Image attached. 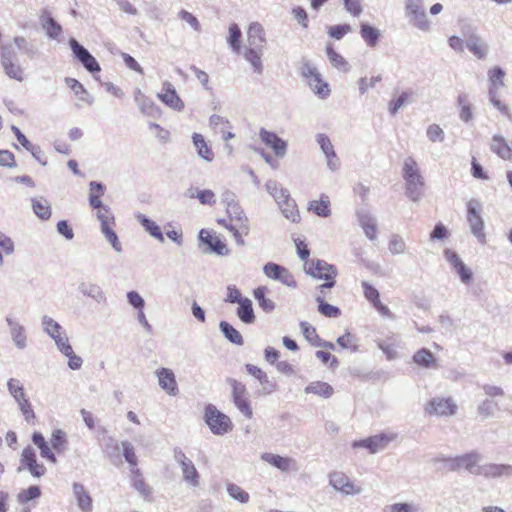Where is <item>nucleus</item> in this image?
I'll return each instance as SVG.
<instances>
[{
    "instance_id": "47",
    "label": "nucleus",
    "mask_w": 512,
    "mask_h": 512,
    "mask_svg": "<svg viewBox=\"0 0 512 512\" xmlns=\"http://www.w3.org/2000/svg\"><path fill=\"white\" fill-rule=\"evenodd\" d=\"M51 447L58 453L64 452L67 448V434L62 429H56L52 432L50 438Z\"/></svg>"
},
{
    "instance_id": "6",
    "label": "nucleus",
    "mask_w": 512,
    "mask_h": 512,
    "mask_svg": "<svg viewBox=\"0 0 512 512\" xmlns=\"http://www.w3.org/2000/svg\"><path fill=\"white\" fill-rule=\"evenodd\" d=\"M41 325L45 333H47L55 342L59 351L64 355L72 353V346L68 338L61 335V325L51 317L44 315L41 319Z\"/></svg>"
},
{
    "instance_id": "10",
    "label": "nucleus",
    "mask_w": 512,
    "mask_h": 512,
    "mask_svg": "<svg viewBox=\"0 0 512 512\" xmlns=\"http://www.w3.org/2000/svg\"><path fill=\"white\" fill-rule=\"evenodd\" d=\"M480 202L476 199H471L467 204V221L469 223L471 233L477 238L479 243L486 242V235L484 233V220L482 219L479 209Z\"/></svg>"
},
{
    "instance_id": "59",
    "label": "nucleus",
    "mask_w": 512,
    "mask_h": 512,
    "mask_svg": "<svg viewBox=\"0 0 512 512\" xmlns=\"http://www.w3.org/2000/svg\"><path fill=\"white\" fill-rule=\"evenodd\" d=\"M227 493L231 498L239 501L240 503L244 504L249 501V494L234 483H229L227 485Z\"/></svg>"
},
{
    "instance_id": "44",
    "label": "nucleus",
    "mask_w": 512,
    "mask_h": 512,
    "mask_svg": "<svg viewBox=\"0 0 512 512\" xmlns=\"http://www.w3.org/2000/svg\"><path fill=\"white\" fill-rule=\"evenodd\" d=\"M309 210L313 211L317 216L328 217L331 214L330 201L328 196H321L319 201H312L309 204Z\"/></svg>"
},
{
    "instance_id": "11",
    "label": "nucleus",
    "mask_w": 512,
    "mask_h": 512,
    "mask_svg": "<svg viewBox=\"0 0 512 512\" xmlns=\"http://www.w3.org/2000/svg\"><path fill=\"white\" fill-rule=\"evenodd\" d=\"M23 470H28L35 478H41L46 473L45 466L37 462L36 452L31 446L25 447L21 453L17 472L20 473Z\"/></svg>"
},
{
    "instance_id": "21",
    "label": "nucleus",
    "mask_w": 512,
    "mask_h": 512,
    "mask_svg": "<svg viewBox=\"0 0 512 512\" xmlns=\"http://www.w3.org/2000/svg\"><path fill=\"white\" fill-rule=\"evenodd\" d=\"M316 140H317V143H318L322 153L326 157V163H327L328 168L331 171L338 170V168L340 166V161L335 153L334 147H333L329 137L325 134L320 133L316 136Z\"/></svg>"
},
{
    "instance_id": "45",
    "label": "nucleus",
    "mask_w": 512,
    "mask_h": 512,
    "mask_svg": "<svg viewBox=\"0 0 512 512\" xmlns=\"http://www.w3.org/2000/svg\"><path fill=\"white\" fill-rule=\"evenodd\" d=\"M316 301L318 303V311L323 316L329 317V318H337L341 315L340 309L334 305L327 303L324 300V296L317 295Z\"/></svg>"
},
{
    "instance_id": "8",
    "label": "nucleus",
    "mask_w": 512,
    "mask_h": 512,
    "mask_svg": "<svg viewBox=\"0 0 512 512\" xmlns=\"http://www.w3.org/2000/svg\"><path fill=\"white\" fill-rule=\"evenodd\" d=\"M397 438V434L389 432V433H379L365 439L355 440L352 442L353 448H364L369 451L370 454H375L379 451L384 450L389 443L394 441Z\"/></svg>"
},
{
    "instance_id": "23",
    "label": "nucleus",
    "mask_w": 512,
    "mask_h": 512,
    "mask_svg": "<svg viewBox=\"0 0 512 512\" xmlns=\"http://www.w3.org/2000/svg\"><path fill=\"white\" fill-rule=\"evenodd\" d=\"M159 386L170 396L179 392L174 372L169 368H159L155 371Z\"/></svg>"
},
{
    "instance_id": "9",
    "label": "nucleus",
    "mask_w": 512,
    "mask_h": 512,
    "mask_svg": "<svg viewBox=\"0 0 512 512\" xmlns=\"http://www.w3.org/2000/svg\"><path fill=\"white\" fill-rule=\"evenodd\" d=\"M405 14L411 24L421 31L430 30V21L423 7V0H406Z\"/></svg>"
},
{
    "instance_id": "52",
    "label": "nucleus",
    "mask_w": 512,
    "mask_h": 512,
    "mask_svg": "<svg viewBox=\"0 0 512 512\" xmlns=\"http://www.w3.org/2000/svg\"><path fill=\"white\" fill-rule=\"evenodd\" d=\"M413 360L417 365L429 368L435 362V357L430 350L422 348L414 354Z\"/></svg>"
},
{
    "instance_id": "62",
    "label": "nucleus",
    "mask_w": 512,
    "mask_h": 512,
    "mask_svg": "<svg viewBox=\"0 0 512 512\" xmlns=\"http://www.w3.org/2000/svg\"><path fill=\"white\" fill-rule=\"evenodd\" d=\"M227 211L231 219L237 220L241 224L247 222V217L245 216L244 211L235 200L232 199V202H228Z\"/></svg>"
},
{
    "instance_id": "25",
    "label": "nucleus",
    "mask_w": 512,
    "mask_h": 512,
    "mask_svg": "<svg viewBox=\"0 0 512 512\" xmlns=\"http://www.w3.org/2000/svg\"><path fill=\"white\" fill-rule=\"evenodd\" d=\"M5 321L9 327L12 342L19 350H24L27 347L25 327L11 316H6Z\"/></svg>"
},
{
    "instance_id": "18",
    "label": "nucleus",
    "mask_w": 512,
    "mask_h": 512,
    "mask_svg": "<svg viewBox=\"0 0 512 512\" xmlns=\"http://www.w3.org/2000/svg\"><path fill=\"white\" fill-rule=\"evenodd\" d=\"M458 472L465 470L468 473L478 476L480 461L482 455L477 450H471L467 453L456 455Z\"/></svg>"
},
{
    "instance_id": "56",
    "label": "nucleus",
    "mask_w": 512,
    "mask_h": 512,
    "mask_svg": "<svg viewBox=\"0 0 512 512\" xmlns=\"http://www.w3.org/2000/svg\"><path fill=\"white\" fill-rule=\"evenodd\" d=\"M43 29L51 39H58L62 32L61 25L53 17H48L46 19L43 23Z\"/></svg>"
},
{
    "instance_id": "30",
    "label": "nucleus",
    "mask_w": 512,
    "mask_h": 512,
    "mask_svg": "<svg viewBox=\"0 0 512 512\" xmlns=\"http://www.w3.org/2000/svg\"><path fill=\"white\" fill-rule=\"evenodd\" d=\"M415 92L412 90H405L400 93L397 98L392 99L388 103V111L390 115H396L401 108L406 105L412 104L415 101Z\"/></svg>"
},
{
    "instance_id": "38",
    "label": "nucleus",
    "mask_w": 512,
    "mask_h": 512,
    "mask_svg": "<svg viewBox=\"0 0 512 512\" xmlns=\"http://www.w3.org/2000/svg\"><path fill=\"white\" fill-rule=\"evenodd\" d=\"M219 329L229 342L239 346L243 345L244 340L242 335L230 323L227 321H221L219 323Z\"/></svg>"
},
{
    "instance_id": "34",
    "label": "nucleus",
    "mask_w": 512,
    "mask_h": 512,
    "mask_svg": "<svg viewBox=\"0 0 512 512\" xmlns=\"http://www.w3.org/2000/svg\"><path fill=\"white\" fill-rule=\"evenodd\" d=\"M358 221L365 235L370 240L376 239V219L367 212H358Z\"/></svg>"
},
{
    "instance_id": "32",
    "label": "nucleus",
    "mask_w": 512,
    "mask_h": 512,
    "mask_svg": "<svg viewBox=\"0 0 512 512\" xmlns=\"http://www.w3.org/2000/svg\"><path fill=\"white\" fill-rule=\"evenodd\" d=\"M500 407L496 400L491 398H486L482 402H480L477 406V415L480 417L482 421L493 418L497 411H499Z\"/></svg>"
},
{
    "instance_id": "17",
    "label": "nucleus",
    "mask_w": 512,
    "mask_h": 512,
    "mask_svg": "<svg viewBox=\"0 0 512 512\" xmlns=\"http://www.w3.org/2000/svg\"><path fill=\"white\" fill-rule=\"evenodd\" d=\"M261 141L272 151L278 158H283L287 153V142L280 138L275 132L261 128L259 131Z\"/></svg>"
},
{
    "instance_id": "64",
    "label": "nucleus",
    "mask_w": 512,
    "mask_h": 512,
    "mask_svg": "<svg viewBox=\"0 0 512 512\" xmlns=\"http://www.w3.org/2000/svg\"><path fill=\"white\" fill-rule=\"evenodd\" d=\"M101 232L103 233L106 240L111 244L113 249L117 253H121L122 246H121L118 236H117L116 232L113 230V228L112 227H103V229H101Z\"/></svg>"
},
{
    "instance_id": "61",
    "label": "nucleus",
    "mask_w": 512,
    "mask_h": 512,
    "mask_svg": "<svg viewBox=\"0 0 512 512\" xmlns=\"http://www.w3.org/2000/svg\"><path fill=\"white\" fill-rule=\"evenodd\" d=\"M226 383L229 384V386L231 387L232 399L249 394L246 386L242 382H240L234 378L228 377L226 379Z\"/></svg>"
},
{
    "instance_id": "40",
    "label": "nucleus",
    "mask_w": 512,
    "mask_h": 512,
    "mask_svg": "<svg viewBox=\"0 0 512 512\" xmlns=\"http://www.w3.org/2000/svg\"><path fill=\"white\" fill-rule=\"evenodd\" d=\"M266 292L267 288L265 286H259L254 289L253 295L261 309L264 312L269 313L275 309L276 305L272 299L266 298Z\"/></svg>"
},
{
    "instance_id": "12",
    "label": "nucleus",
    "mask_w": 512,
    "mask_h": 512,
    "mask_svg": "<svg viewBox=\"0 0 512 512\" xmlns=\"http://www.w3.org/2000/svg\"><path fill=\"white\" fill-rule=\"evenodd\" d=\"M329 484L338 492L343 495H357L362 492L360 486H357L350 478L343 472L334 471L329 474Z\"/></svg>"
},
{
    "instance_id": "49",
    "label": "nucleus",
    "mask_w": 512,
    "mask_h": 512,
    "mask_svg": "<svg viewBox=\"0 0 512 512\" xmlns=\"http://www.w3.org/2000/svg\"><path fill=\"white\" fill-rule=\"evenodd\" d=\"M132 486L144 499H147L151 495L152 490L145 483L138 469L133 471Z\"/></svg>"
},
{
    "instance_id": "63",
    "label": "nucleus",
    "mask_w": 512,
    "mask_h": 512,
    "mask_svg": "<svg viewBox=\"0 0 512 512\" xmlns=\"http://www.w3.org/2000/svg\"><path fill=\"white\" fill-rule=\"evenodd\" d=\"M101 232L103 233L106 240L111 244L113 249L117 253H121L122 246H121L118 236H117L116 232L113 230V228L112 227H103V229H101Z\"/></svg>"
},
{
    "instance_id": "3",
    "label": "nucleus",
    "mask_w": 512,
    "mask_h": 512,
    "mask_svg": "<svg viewBox=\"0 0 512 512\" xmlns=\"http://www.w3.org/2000/svg\"><path fill=\"white\" fill-rule=\"evenodd\" d=\"M16 49L30 59H33L38 52L37 48L25 37L16 36L12 42L0 45V61H18Z\"/></svg>"
},
{
    "instance_id": "2",
    "label": "nucleus",
    "mask_w": 512,
    "mask_h": 512,
    "mask_svg": "<svg viewBox=\"0 0 512 512\" xmlns=\"http://www.w3.org/2000/svg\"><path fill=\"white\" fill-rule=\"evenodd\" d=\"M265 190L274 198L286 219L293 223H296L300 220V214L297 209L296 202L291 198L287 189L281 187V185L276 180L269 179L265 183Z\"/></svg>"
},
{
    "instance_id": "15",
    "label": "nucleus",
    "mask_w": 512,
    "mask_h": 512,
    "mask_svg": "<svg viewBox=\"0 0 512 512\" xmlns=\"http://www.w3.org/2000/svg\"><path fill=\"white\" fill-rule=\"evenodd\" d=\"M263 272L268 278L272 280L279 281L288 287H296V281L294 280L292 274L288 269L279 264L268 262L264 265Z\"/></svg>"
},
{
    "instance_id": "41",
    "label": "nucleus",
    "mask_w": 512,
    "mask_h": 512,
    "mask_svg": "<svg viewBox=\"0 0 512 512\" xmlns=\"http://www.w3.org/2000/svg\"><path fill=\"white\" fill-rule=\"evenodd\" d=\"M304 391L307 394H315L324 398H329L334 392L331 385L321 381L310 383L308 386H306Z\"/></svg>"
},
{
    "instance_id": "51",
    "label": "nucleus",
    "mask_w": 512,
    "mask_h": 512,
    "mask_svg": "<svg viewBox=\"0 0 512 512\" xmlns=\"http://www.w3.org/2000/svg\"><path fill=\"white\" fill-rule=\"evenodd\" d=\"M361 36L370 47H374L380 37V31L368 24L361 25Z\"/></svg>"
},
{
    "instance_id": "1",
    "label": "nucleus",
    "mask_w": 512,
    "mask_h": 512,
    "mask_svg": "<svg viewBox=\"0 0 512 512\" xmlns=\"http://www.w3.org/2000/svg\"><path fill=\"white\" fill-rule=\"evenodd\" d=\"M402 177L405 181V195L413 202L420 201L425 182L416 160L411 156L404 159Z\"/></svg>"
},
{
    "instance_id": "46",
    "label": "nucleus",
    "mask_w": 512,
    "mask_h": 512,
    "mask_svg": "<svg viewBox=\"0 0 512 512\" xmlns=\"http://www.w3.org/2000/svg\"><path fill=\"white\" fill-rule=\"evenodd\" d=\"M181 467L184 481L190 483L193 487L199 486V473L195 468L193 462L189 460Z\"/></svg>"
},
{
    "instance_id": "16",
    "label": "nucleus",
    "mask_w": 512,
    "mask_h": 512,
    "mask_svg": "<svg viewBox=\"0 0 512 512\" xmlns=\"http://www.w3.org/2000/svg\"><path fill=\"white\" fill-rule=\"evenodd\" d=\"M425 410L430 415L452 416L456 413L457 405L451 398L435 397L429 401Z\"/></svg>"
},
{
    "instance_id": "22",
    "label": "nucleus",
    "mask_w": 512,
    "mask_h": 512,
    "mask_svg": "<svg viewBox=\"0 0 512 512\" xmlns=\"http://www.w3.org/2000/svg\"><path fill=\"white\" fill-rule=\"evenodd\" d=\"M157 96L171 109L181 111L184 108L183 101L178 96L175 87L169 81L163 82L161 92L158 93Z\"/></svg>"
},
{
    "instance_id": "58",
    "label": "nucleus",
    "mask_w": 512,
    "mask_h": 512,
    "mask_svg": "<svg viewBox=\"0 0 512 512\" xmlns=\"http://www.w3.org/2000/svg\"><path fill=\"white\" fill-rule=\"evenodd\" d=\"M505 71L501 67H494L488 71V78L491 88L504 86Z\"/></svg>"
},
{
    "instance_id": "24",
    "label": "nucleus",
    "mask_w": 512,
    "mask_h": 512,
    "mask_svg": "<svg viewBox=\"0 0 512 512\" xmlns=\"http://www.w3.org/2000/svg\"><path fill=\"white\" fill-rule=\"evenodd\" d=\"M78 291L85 297L91 298L99 305L107 303L106 292L100 285L91 281H82L78 285Z\"/></svg>"
},
{
    "instance_id": "31",
    "label": "nucleus",
    "mask_w": 512,
    "mask_h": 512,
    "mask_svg": "<svg viewBox=\"0 0 512 512\" xmlns=\"http://www.w3.org/2000/svg\"><path fill=\"white\" fill-rule=\"evenodd\" d=\"M465 45L478 59L485 58L489 51V46L477 35H471Z\"/></svg>"
},
{
    "instance_id": "13",
    "label": "nucleus",
    "mask_w": 512,
    "mask_h": 512,
    "mask_svg": "<svg viewBox=\"0 0 512 512\" xmlns=\"http://www.w3.org/2000/svg\"><path fill=\"white\" fill-rule=\"evenodd\" d=\"M70 48L75 58L84 66L90 73L99 72L101 70L99 63L95 57L77 40L71 38L69 40Z\"/></svg>"
},
{
    "instance_id": "50",
    "label": "nucleus",
    "mask_w": 512,
    "mask_h": 512,
    "mask_svg": "<svg viewBox=\"0 0 512 512\" xmlns=\"http://www.w3.org/2000/svg\"><path fill=\"white\" fill-rule=\"evenodd\" d=\"M242 36V32L239 26L236 23H232L229 26V36L227 38V43L229 47L236 53H240V39Z\"/></svg>"
},
{
    "instance_id": "39",
    "label": "nucleus",
    "mask_w": 512,
    "mask_h": 512,
    "mask_svg": "<svg viewBox=\"0 0 512 512\" xmlns=\"http://www.w3.org/2000/svg\"><path fill=\"white\" fill-rule=\"evenodd\" d=\"M511 145L502 136L495 135L492 138L491 150L502 159L511 158Z\"/></svg>"
},
{
    "instance_id": "57",
    "label": "nucleus",
    "mask_w": 512,
    "mask_h": 512,
    "mask_svg": "<svg viewBox=\"0 0 512 512\" xmlns=\"http://www.w3.org/2000/svg\"><path fill=\"white\" fill-rule=\"evenodd\" d=\"M102 443H103L102 444L103 452L108 457H113V456L119 455L120 445L114 437H112V436L104 437L102 440Z\"/></svg>"
},
{
    "instance_id": "33",
    "label": "nucleus",
    "mask_w": 512,
    "mask_h": 512,
    "mask_svg": "<svg viewBox=\"0 0 512 512\" xmlns=\"http://www.w3.org/2000/svg\"><path fill=\"white\" fill-rule=\"evenodd\" d=\"M136 219L140 223V225L145 229L147 233L153 238L159 240L160 242H164V236L161 231V228L151 219H149L146 215L142 213L136 214Z\"/></svg>"
},
{
    "instance_id": "35",
    "label": "nucleus",
    "mask_w": 512,
    "mask_h": 512,
    "mask_svg": "<svg viewBox=\"0 0 512 512\" xmlns=\"http://www.w3.org/2000/svg\"><path fill=\"white\" fill-rule=\"evenodd\" d=\"M237 308V316L245 324H252L255 322V314L252 306V301L249 298H244Z\"/></svg>"
},
{
    "instance_id": "43",
    "label": "nucleus",
    "mask_w": 512,
    "mask_h": 512,
    "mask_svg": "<svg viewBox=\"0 0 512 512\" xmlns=\"http://www.w3.org/2000/svg\"><path fill=\"white\" fill-rule=\"evenodd\" d=\"M32 208L34 213L42 220H48L51 217V207L43 197L33 198Z\"/></svg>"
},
{
    "instance_id": "29",
    "label": "nucleus",
    "mask_w": 512,
    "mask_h": 512,
    "mask_svg": "<svg viewBox=\"0 0 512 512\" xmlns=\"http://www.w3.org/2000/svg\"><path fill=\"white\" fill-rule=\"evenodd\" d=\"M264 29L258 22L251 23L247 31L246 47L263 49L265 43Z\"/></svg>"
},
{
    "instance_id": "37",
    "label": "nucleus",
    "mask_w": 512,
    "mask_h": 512,
    "mask_svg": "<svg viewBox=\"0 0 512 512\" xmlns=\"http://www.w3.org/2000/svg\"><path fill=\"white\" fill-rule=\"evenodd\" d=\"M4 73L10 79L22 82L24 80V70L18 61H0Z\"/></svg>"
},
{
    "instance_id": "20",
    "label": "nucleus",
    "mask_w": 512,
    "mask_h": 512,
    "mask_svg": "<svg viewBox=\"0 0 512 512\" xmlns=\"http://www.w3.org/2000/svg\"><path fill=\"white\" fill-rule=\"evenodd\" d=\"M199 240L207 247L203 251L204 253H215L220 256H226L229 254V249L226 244L223 243L217 236H212L208 231L202 229L199 232Z\"/></svg>"
},
{
    "instance_id": "14",
    "label": "nucleus",
    "mask_w": 512,
    "mask_h": 512,
    "mask_svg": "<svg viewBox=\"0 0 512 512\" xmlns=\"http://www.w3.org/2000/svg\"><path fill=\"white\" fill-rule=\"evenodd\" d=\"M306 273L313 278L324 279L325 281H335L337 269L335 266L321 259L312 260Z\"/></svg>"
},
{
    "instance_id": "28",
    "label": "nucleus",
    "mask_w": 512,
    "mask_h": 512,
    "mask_svg": "<svg viewBox=\"0 0 512 512\" xmlns=\"http://www.w3.org/2000/svg\"><path fill=\"white\" fill-rule=\"evenodd\" d=\"M261 459L282 472H288L290 469L295 468L296 465V461L294 459L273 453H263L261 455Z\"/></svg>"
},
{
    "instance_id": "26",
    "label": "nucleus",
    "mask_w": 512,
    "mask_h": 512,
    "mask_svg": "<svg viewBox=\"0 0 512 512\" xmlns=\"http://www.w3.org/2000/svg\"><path fill=\"white\" fill-rule=\"evenodd\" d=\"M72 492L79 510L81 512H92V497L90 496L89 492L85 489L84 485L79 482H74L72 484Z\"/></svg>"
},
{
    "instance_id": "7",
    "label": "nucleus",
    "mask_w": 512,
    "mask_h": 512,
    "mask_svg": "<svg viewBox=\"0 0 512 512\" xmlns=\"http://www.w3.org/2000/svg\"><path fill=\"white\" fill-rule=\"evenodd\" d=\"M7 388L15 402L18 404L20 411L22 412L25 420L30 422L35 418V413L31 406L29 399L26 397L24 387L20 380L11 378L7 382Z\"/></svg>"
},
{
    "instance_id": "42",
    "label": "nucleus",
    "mask_w": 512,
    "mask_h": 512,
    "mask_svg": "<svg viewBox=\"0 0 512 512\" xmlns=\"http://www.w3.org/2000/svg\"><path fill=\"white\" fill-rule=\"evenodd\" d=\"M193 144L197 149L198 155L204 160L210 162L213 160V153L207 145L204 137L201 134L194 133L192 136Z\"/></svg>"
},
{
    "instance_id": "60",
    "label": "nucleus",
    "mask_w": 512,
    "mask_h": 512,
    "mask_svg": "<svg viewBox=\"0 0 512 512\" xmlns=\"http://www.w3.org/2000/svg\"><path fill=\"white\" fill-rule=\"evenodd\" d=\"M40 496L41 489L38 486L33 485L20 492L17 496V500L20 504H25L31 500L39 498Z\"/></svg>"
},
{
    "instance_id": "55",
    "label": "nucleus",
    "mask_w": 512,
    "mask_h": 512,
    "mask_svg": "<svg viewBox=\"0 0 512 512\" xmlns=\"http://www.w3.org/2000/svg\"><path fill=\"white\" fill-rule=\"evenodd\" d=\"M137 105L140 111L147 116L155 117L159 113L158 107L149 98L137 97Z\"/></svg>"
},
{
    "instance_id": "36",
    "label": "nucleus",
    "mask_w": 512,
    "mask_h": 512,
    "mask_svg": "<svg viewBox=\"0 0 512 512\" xmlns=\"http://www.w3.org/2000/svg\"><path fill=\"white\" fill-rule=\"evenodd\" d=\"M263 49L245 47L243 56L252 65L254 71L261 74L263 71V64L261 56Z\"/></svg>"
},
{
    "instance_id": "27",
    "label": "nucleus",
    "mask_w": 512,
    "mask_h": 512,
    "mask_svg": "<svg viewBox=\"0 0 512 512\" xmlns=\"http://www.w3.org/2000/svg\"><path fill=\"white\" fill-rule=\"evenodd\" d=\"M300 328L302 330L303 336L315 347L326 348L330 350L335 349V345L332 342L322 340L316 333V329L310 325L308 322H301Z\"/></svg>"
},
{
    "instance_id": "4",
    "label": "nucleus",
    "mask_w": 512,
    "mask_h": 512,
    "mask_svg": "<svg viewBox=\"0 0 512 512\" xmlns=\"http://www.w3.org/2000/svg\"><path fill=\"white\" fill-rule=\"evenodd\" d=\"M204 422L214 435L223 436L233 428L231 419L218 410L215 405L208 404L204 410Z\"/></svg>"
},
{
    "instance_id": "5",
    "label": "nucleus",
    "mask_w": 512,
    "mask_h": 512,
    "mask_svg": "<svg viewBox=\"0 0 512 512\" xmlns=\"http://www.w3.org/2000/svg\"><path fill=\"white\" fill-rule=\"evenodd\" d=\"M300 74L306 79L313 92L320 98H326L330 89L328 83L323 81L317 68L308 60H304L299 68Z\"/></svg>"
},
{
    "instance_id": "53",
    "label": "nucleus",
    "mask_w": 512,
    "mask_h": 512,
    "mask_svg": "<svg viewBox=\"0 0 512 512\" xmlns=\"http://www.w3.org/2000/svg\"><path fill=\"white\" fill-rule=\"evenodd\" d=\"M420 507L412 502L393 503L386 505L383 512H419Z\"/></svg>"
},
{
    "instance_id": "54",
    "label": "nucleus",
    "mask_w": 512,
    "mask_h": 512,
    "mask_svg": "<svg viewBox=\"0 0 512 512\" xmlns=\"http://www.w3.org/2000/svg\"><path fill=\"white\" fill-rule=\"evenodd\" d=\"M388 249L391 254L400 255L405 253L406 243L400 235L393 234L389 239Z\"/></svg>"
},
{
    "instance_id": "19",
    "label": "nucleus",
    "mask_w": 512,
    "mask_h": 512,
    "mask_svg": "<svg viewBox=\"0 0 512 512\" xmlns=\"http://www.w3.org/2000/svg\"><path fill=\"white\" fill-rule=\"evenodd\" d=\"M478 476H482L486 479L511 478L512 465L485 463L483 465H480Z\"/></svg>"
},
{
    "instance_id": "48",
    "label": "nucleus",
    "mask_w": 512,
    "mask_h": 512,
    "mask_svg": "<svg viewBox=\"0 0 512 512\" xmlns=\"http://www.w3.org/2000/svg\"><path fill=\"white\" fill-rule=\"evenodd\" d=\"M233 404L237 408V410L247 419H251L253 417V409L251 406V401L249 399V394L245 396H240L232 399Z\"/></svg>"
}]
</instances>
